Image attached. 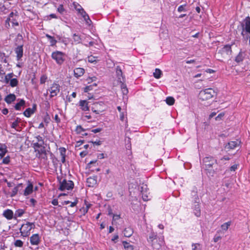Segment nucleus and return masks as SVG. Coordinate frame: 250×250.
<instances>
[{
    "mask_svg": "<svg viewBox=\"0 0 250 250\" xmlns=\"http://www.w3.org/2000/svg\"><path fill=\"white\" fill-rule=\"evenodd\" d=\"M35 224L33 223L26 222L21 226L20 230L21 235L23 237H27L30 234V231L35 228Z\"/></svg>",
    "mask_w": 250,
    "mask_h": 250,
    "instance_id": "obj_1",
    "label": "nucleus"
},
{
    "mask_svg": "<svg viewBox=\"0 0 250 250\" xmlns=\"http://www.w3.org/2000/svg\"><path fill=\"white\" fill-rule=\"evenodd\" d=\"M193 193L195 194L193 195L194 196L193 205V213L195 216L199 217L201 215L200 206L199 204L201 203V202H202V199L201 197L199 198L198 195L196 194L195 192H193Z\"/></svg>",
    "mask_w": 250,
    "mask_h": 250,
    "instance_id": "obj_2",
    "label": "nucleus"
},
{
    "mask_svg": "<svg viewBox=\"0 0 250 250\" xmlns=\"http://www.w3.org/2000/svg\"><path fill=\"white\" fill-rule=\"evenodd\" d=\"M216 163V160L212 157H207L204 158V165L206 170H208L210 174H213L214 170L213 166Z\"/></svg>",
    "mask_w": 250,
    "mask_h": 250,
    "instance_id": "obj_3",
    "label": "nucleus"
},
{
    "mask_svg": "<svg viewBox=\"0 0 250 250\" xmlns=\"http://www.w3.org/2000/svg\"><path fill=\"white\" fill-rule=\"evenodd\" d=\"M157 235L156 233L151 232L147 238V241L150 243L152 247L156 250L161 248V245L159 243H157Z\"/></svg>",
    "mask_w": 250,
    "mask_h": 250,
    "instance_id": "obj_4",
    "label": "nucleus"
},
{
    "mask_svg": "<svg viewBox=\"0 0 250 250\" xmlns=\"http://www.w3.org/2000/svg\"><path fill=\"white\" fill-rule=\"evenodd\" d=\"M231 53V46L226 45L218 52V55L220 54L222 58H225L229 57Z\"/></svg>",
    "mask_w": 250,
    "mask_h": 250,
    "instance_id": "obj_5",
    "label": "nucleus"
},
{
    "mask_svg": "<svg viewBox=\"0 0 250 250\" xmlns=\"http://www.w3.org/2000/svg\"><path fill=\"white\" fill-rule=\"evenodd\" d=\"M52 58L59 64H61L64 61V54L60 51H55L52 53Z\"/></svg>",
    "mask_w": 250,
    "mask_h": 250,
    "instance_id": "obj_6",
    "label": "nucleus"
},
{
    "mask_svg": "<svg viewBox=\"0 0 250 250\" xmlns=\"http://www.w3.org/2000/svg\"><path fill=\"white\" fill-rule=\"evenodd\" d=\"M73 183L71 181L63 180L60 183L59 189L61 190H69L73 188Z\"/></svg>",
    "mask_w": 250,
    "mask_h": 250,
    "instance_id": "obj_7",
    "label": "nucleus"
},
{
    "mask_svg": "<svg viewBox=\"0 0 250 250\" xmlns=\"http://www.w3.org/2000/svg\"><path fill=\"white\" fill-rule=\"evenodd\" d=\"M216 96L215 91L212 88H207L204 89V100L212 101V99Z\"/></svg>",
    "mask_w": 250,
    "mask_h": 250,
    "instance_id": "obj_8",
    "label": "nucleus"
},
{
    "mask_svg": "<svg viewBox=\"0 0 250 250\" xmlns=\"http://www.w3.org/2000/svg\"><path fill=\"white\" fill-rule=\"evenodd\" d=\"M49 91L50 93V97H53L57 95L60 91V86L59 84L54 83L50 87Z\"/></svg>",
    "mask_w": 250,
    "mask_h": 250,
    "instance_id": "obj_9",
    "label": "nucleus"
},
{
    "mask_svg": "<svg viewBox=\"0 0 250 250\" xmlns=\"http://www.w3.org/2000/svg\"><path fill=\"white\" fill-rule=\"evenodd\" d=\"M16 54V58L18 61L21 60L23 56V45H20L17 46L15 49Z\"/></svg>",
    "mask_w": 250,
    "mask_h": 250,
    "instance_id": "obj_10",
    "label": "nucleus"
},
{
    "mask_svg": "<svg viewBox=\"0 0 250 250\" xmlns=\"http://www.w3.org/2000/svg\"><path fill=\"white\" fill-rule=\"evenodd\" d=\"M239 143L240 142L237 140L234 141H231L230 142H229L227 144H226L225 147L228 150L233 149L239 145Z\"/></svg>",
    "mask_w": 250,
    "mask_h": 250,
    "instance_id": "obj_11",
    "label": "nucleus"
},
{
    "mask_svg": "<svg viewBox=\"0 0 250 250\" xmlns=\"http://www.w3.org/2000/svg\"><path fill=\"white\" fill-rule=\"evenodd\" d=\"M30 241L32 245H38L40 242V237L38 234H34L30 238Z\"/></svg>",
    "mask_w": 250,
    "mask_h": 250,
    "instance_id": "obj_12",
    "label": "nucleus"
},
{
    "mask_svg": "<svg viewBox=\"0 0 250 250\" xmlns=\"http://www.w3.org/2000/svg\"><path fill=\"white\" fill-rule=\"evenodd\" d=\"M215 71L211 69H207L204 71V78L210 80L215 75Z\"/></svg>",
    "mask_w": 250,
    "mask_h": 250,
    "instance_id": "obj_13",
    "label": "nucleus"
},
{
    "mask_svg": "<svg viewBox=\"0 0 250 250\" xmlns=\"http://www.w3.org/2000/svg\"><path fill=\"white\" fill-rule=\"evenodd\" d=\"M84 69L83 68L78 67L74 70V76L77 78L82 76L84 73Z\"/></svg>",
    "mask_w": 250,
    "mask_h": 250,
    "instance_id": "obj_14",
    "label": "nucleus"
},
{
    "mask_svg": "<svg viewBox=\"0 0 250 250\" xmlns=\"http://www.w3.org/2000/svg\"><path fill=\"white\" fill-rule=\"evenodd\" d=\"M116 75L118 83L125 82V79L122 76L121 69L119 67H117L116 68Z\"/></svg>",
    "mask_w": 250,
    "mask_h": 250,
    "instance_id": "obj_15",
    "label": "nucleus"
},
{
    "mask_svg": "<svg viewBox=\"0 0 250 250\" xmlns=\"http://www.w3.org/2000/svg\"><path fill=\"white\" fill-rule=\"evenodd\" d=\"M243 29L246 30V31L248 33H250V18L248 17H247L243 25Z\"/></svg>",
    "mask_w": 250,
    "mask_h": 250,
    "instance_id": "obj_16",
    "label": "nucleus"
},
{
    "mask_svg": "<svg viewBox=\"0 0 250 250\" xmlns=\"http://www.w3.org/2000/svg\"><path fill=\"white\" fill-rule=\"evenodd\" d=\"M17 17V12L14 13L13 12H12L9 16V17L7 19V20L5 21V26L6 27L9 28L10 27V22L12 19H16Z\"/></svg>",
    "mask_w": 250,
    "mask_h": 250,
    "instance_id": "obj_17",
    "label": "nucleus"
},
{
    "mask_svg": "<svg viewBox=\"0 0 250 250\" xmlns=\"http://www.w3.org/2000/svg\"><path fill=\"white\" fill-rule=\"evenodd\" d=\"M142 190L141 191L142 194V198L144 201H148L149 198L147 191V187L146 186L142 187Z\"/></svg>",
    "mask_w": 250,
    "mask_h": 250,
    "instance_id": "obj_18",
    "label": "nucleus"
},
{
    "mask_svg": "<svg viewBox=\"0 0 250 250\" xmlns=\"http://www.w3.org/2000/svg\"><path fill=\"white\" fill-rule=\"evenodd\" d=\"M87 184L88 187H92L97 184V179L95 177H90L87 179Z\"/></svg>",
    "mask_w": 250,
    "mask_h": 250,
    "instance_id": "obj_19",
    "label": "nucleus"
},
{
    "mask_svg": "<svg viewBox=\"0 0 250 250\" xmlns=\"http://www.w3.org/2000/svg\"><path fill=\"white\" fill-rule=\"evenodd\" d=\"M3 216L8 220H11L13 217V212L10 209H6L3 213Z\"/></svg>",
    "mask_w": 250,
    "mask_h": 250,
    "instance_id": "obj_20",
    "label": "nucleus"
},
{
    "mask_svg": "<svg viewBox=\"0 0 250 250\" xmlns=\"http://www.w3.org/2000/svg\"><path fill=\"white\" fill-rule=\"evenodd\" d=\"M7 146L5 144H0V158H2L7 152Z\"/></svg>",
    "mask_w": 250,
    "mask_h": 250,
    "instance_id": "obj_21",
    "label": "nucleus"
},
{
    "mask_svg": "<svg viewBox=\"0 0 250 250\" xmlns=\"http://www.w3.org/2000/svg\"><path fill=\"white\" fill-rule=\"evenodd\" d=\"M80 105L81 106V109L83 111H88L89 110L88 102L85 100L80 101Z\"/></svg>",
    "mask_w": 250,
    "mask_h": 250,
    "instance_id": "obj_22",
    "label": "nucleus"
},
{
    "mask_svg": "<svg viewBox=\"0 0 250 250\" xmlns=\"http://www.w3.org/2000/svg\"><path fill=\"white\" fill-rule=\"evenodd\" d=\"M37 139L38 141V143H35L34 144V146H35V150L36 151H37L38 150L37 149V147H40L41 146H42V145H43V140L42 139V137L40 136H38L37 137Z\"/></svg>",
    "mask_w": 250,
    "mask_h": 250,
    "instance_id": "obj_23",
    "label": "nucleus"
},
{
    "mask_svg": "<svg viewBox=\"0 0 250 250\" xmlns=\"http://www.w3.org/2000/svg\"><path fill=\"white\" fill-rule=\"evenodd\" d=\"M15 95L13 94H10L6 97V98H5V101L8 104H10L11 103L15 101Z\"/></svg>",
    "mask_w": 250,
    "mask_h": 250,
    "instance_id": "obj_24",
    "label": "nucleus"
},
{
    "mask_svg": "<svg viewBox=\"0 0 250 250\" xmlns=\"http://www.w3.org/2000/svg\"><path fill=\"white\" fill-rule=\"evenodd\" d=\"M33 186L29 184L24 190V195L25 196L30 194L33 191Z\"/></svg>",
    "mask_w": 250,
    "mask_h": 250,
    "instance_id": "obj_25",
    "label": "nucleus"
},
{
    "mask_svg": "<svg viewBox=\"0 0 250 250\" xmlns=\"http://www.w3.org/2000/svg\"><path fill=\"white\" fill-rule=\"evenodd\" d=\"M123 233L125 237H129L133 234V230L130 228H125L123 231Z\"/></svg>",
    "mask_w": 250,
    "mask_h": 250,
    "instance_id": "obj_26",
    "label": "nucleus"
},
{
    "mask_svg": "<svg viewBox=\"0 0 250 250\" xmlns=\"http://www.w3.org/2000/svg\"><path fill=\"white\" fill-rule=\"evenodd\" d=\"M119 83L120 85L123 94L124 95L127 94V93H128V89L126 87V85L124 84V82Z\"/></svg>",
    "mask_w": 250,
    "mask_h": 250,
    "instance_id": "obj_27",
    "label": "nucleus"
},
{
    "mask_svg": "<svg viewBox=\"0 0 250 250\" xmlns=\"http://www.w3.org/2000/svg\"><path fill=\"white\" fill-rule=\"evenodd\" d=\"M21 185H19L15 187L13 189L11 192H9L8 193V194L10 195V197H13L15 196L19 190V188L20 187Z\"/></svg>",
    "mask_w": 250,
    "mask_h": 250,
    "instance_id": "obj_28",
    "label": "nucleus"
},
{
    "mask_svg": "<svg viewBox=\"0 0 250 250\" xmlns=\"http://www.w3.org/2000/svg\"><path fill=\"white\" fill-rule=\"evenodd\" d=\"M14 76V74L13 73H10L9 74H7L6 75H5L4 82L5 83L8 84L9 83L10 80L13 78Z\"/></svg>",
    "mask_w": 250,
    "mask_h": 250,
    "instance_id": "obj_29",
    "label": "nucleus"
},
{
    "mask_svg": "<svg viewBox=\"0 0 250 250\" xmlns=\"http://www.w3.org/2000/svg\"><path fill=\"white\" fill-rule=\"evenodd\" d=\"M162 75V71L158 68H156L153 73V76L156 79H160Z\"/></svg>",
    "mask_w": 250,
    "mask_h": 250,
    "instance_id": "obj_30",
    "label": "nucleus"
},
{
    "mask_svg": "<svg viewBox=\"0 0 250 250\" xmlns=\"http://www.w3.org/2000/svg\"><path fill=\"white\" fill-rule=\"evenodd\" d=\"M73 39L75 44L79 43L81 42L82 39L81 37L76 34H74L73 35Z\"/></svg>",
    "mask_w": 250,
    "mask_h": 250,
    "instance_id": "obj_31",
    "label": "nucleus"
},
{
    "mask_svg": "<svg viewBox=\"0 0 250 250\" xmlns=\"http://www.w3.org/2000/svg\"><path fill=\"white\" fill-rule=\"evenodd\" d=\"M166 102L168 105H172L175 103V99L172 97H168L166 98Z\"/></svg>",
    "mask_w": 250,
    "mask_h": 250,
    "instance_id": "obj_32",
    "label": "nucleus"
},
{
    "mask_svg": "<svg viewBox=\"0 0 250 250\" xmlns=\"http://www.w3.org/2000/svg\"><path fill=\"white\" fill-rule=\"evenodd\" d=\"M34 113L33 109L28 108L25 110L23 114L25 116L27 117H29L32 114Z\"/></svg>",
    "mask_w": 250,
    "mask_h": 250,
    "instance_id": "obj_33",
    "label": "nucleus"
},
{
    "mask_svg": "<svg viewBox=\"0 0 250 250\" xmlns=\"http://www.w3.org/2000/svg\"><path fill=\"white\" fill-rule=\"evenodd\" d=\"M244 59L243 53L240 52L235 58V61L237 62H241Z\"/></svg>",
    "mask_w": 250,
    "mask_h": 250,
    "instance_id": "obj_34",
    "label": "nucleus"
},
{
    "mask_svg": "<svg viewBox=\"0 0 250 250\" xmlns=\"http://www.w3.org/2000/svg\"><path fill=\"white\" fill-rule=\"evenodd\" d=\"M231 223L230 221H229L228 222L225 223L221 225V229L223 230H227L229 229V227L230 226Z\"/></svg>",
    "mask_w": 250,
    "mask_h": 250,
    "instance_id": "obj_35",
    "label": "nucleus"
},
{
    "mask_svg": "<svg viewBox=\"0 0 250 250\" xmlns=\"http://www.w3.org/2000/svg\"><path fill=\"white\" fill-rule=\"evenodd\" d=\"M24 213V211L23 209H19L15 211V217L17 218V217H21L23 214Z\"/></svg>",
    "mask_w": 250,
    "mask_h": 250,
    "instance_id": "obj_36",
    "label": "nucleus"
},
{
    "mask_svg": "<svg viewBox=\"0 0 250 250\" xmlns=\"http://www.w3.org/2000/svg\"><path fill=\"white\" fill-rule=\"evenodd\" d=\"M9 83L11 87H15L18 84V81L16 78H12Z\"/></svg>",
    "mask_w": 250,
    "mask_h": 250,
    "instance_id": "obj_37",
    "label": "nucleus"
},
{
    "mask_svg": "<svg viewBox=\"0 0 250 250\" xmlns=\"http://www.w3.org/2000/svg\"><path fill=\"white\" fill-rule=\"evenodd\" d=\"M25 104V101L23 100H21L19 103H18L15 105V108L16 110H20L21 107L23 106Z\"/></svg>",
    "mask_w": 250,
    "mask_h": 250,
    "instance_id": "obj_38",
    "label": "nucleus"
},
{
    "mask_svg": "<svg viewBox=\"0 0 250 250\" xmlns=\"http://www.w3.org/2000/svg\"><path fill=\"white\" fill-rule=\"evenodd\" d=\"M88 62L95 63L97 62V58L93 56H88L87 58Z\"/></svg>",
    "mask_w": 250,
    "mask_h": 250,
    "instance_id": "obj_39",
    "label": "nucleus"
},
{
    "mask_svg": "<svg viewBox=\"0 0 250 250\" xmlns=\"http://www.w3.org/2000/svg\"><path fill=\"white\" fill-rule=\"evenodd\" d=\"M126 112L125 109H123L122 112H120V119L121 121H123L126 118Z\"/></svg>",
    "mask_w": 250,
    "mask_h": 250,
    "instance_id": "obj_40",
    "label": "nucleus"
},
{
    "mask_svg": "<svg viewBox=\"0 0 250 250\" xmlns=\"http://www.w3.org/2000/svg\"><path fill=\"white\" fill-rule=\"evenodd\" d=\"M74 6L79 13L80 12H82V10H83V9L82 7V6L78 3H74Z\"/></svg>",
    "mask_w": 250,
    "mask_h": 250,
    "instance_id": "obj_41",
    "label": "nucleus"
},
{
    "mask_svg": "<svg viewBox=\"0 0 250 250\" xmlns=\"http://www.w3.org/2000/svg\"><path fill=\"white\" fill-rule=\"evenodd\" d=\"M23 242L20 240H17L14 243V245L17 247H21L23 246Z\"/></svg>",
    "mask_w": 250,
    "mask_h": 250,
    "instance_id": "obj_42",
    "label": "nucleus"
},
{
    "mask_svg": "<svg viewBox=\"0 0 250 250\" xmlns=\"http://www.w3.org/2000/svg\"><path fill=\"white\" fill-rule=\"evenodd\" d=\"M192 250H202V246L199 244L192 245Z\"/></svg>",
    "mask_w": 250,
    "mask_h": 250,
    "instance_id": "obj_43",
    "label": "nucleus"
},
{
    "mask_svg": "<svg viewBox=\"0 0 250 250\" xmlns=\"http://www.w3.org/2000/svg\"><path fill=\"white\" fill-rule=\"evenodd\" d=\"M47 79V77L45 75H43L41 76L40 78V83L41 84L44 83Z\"/></svg>",
    "mask_w": 250,
    "mask_h": 250,
    "instance_id": "obj_44",
    "label": "nucleus"
},
{
    "mask_svg": "<svg viewBox=\"0 0 250 250\" xmlns=\"http://www.w3.org/2000/svg\"><path fill=\"white\" fill-rule=\"evenodd\" d=\"M124 245L125 248L127 249V250H132L133 247L131 245H130L128 243L126 242H124Z\"/></svg>",
    "mask_w": 250,
    "mask_h": 250,
    "instance_id": "obj_45",
    "label": "nucleus"
},
{
    "mask_svg": "<svg viewBox=\"0 0 250 250\" xmlns=\"http://www.w3.org/2000/svg\"><path fill=\"white\" fill-rule=\"evenodd\" d=\"M76 130L78 133L83 135L82 132L84 131V130L81 126H77Z\"/></svg>",
    "mask_w": 250,
    "mask_h": 250,
    "instance_id": "obj_46",
    "label": "nucleus"
},
{
    "mask_svg": "<svg viewBox=\"0 0 250 250\" xmlns=\"http://www.w3.org/2000/svg\"><path fill=\"white\" fill-rule=\"evenodd\" d=\"M19 122V121L18 120V118H17L16 121L12 123L11 127L13 128L16 129L17 126L18 125Z\"/></svg>",
    "mask_w": 250,
    "mask_h": 250,
    "instance_id": "obj_47",
    "label": "nucleus"
},
{
    "mask_svg": "<svg viewBox=\"0 0 250 250\" xmlns=\"http://www.w3.org/2000/svg\"><path fill=\"white\" fill-rule=\"evenodd\" d=\"M224 115L225 114L224 113H220L217 116H216L215 117V120L216 121L221 120L222 119V118L224 117Z\"/></svg>",
    "mask_w": 250,
    "mask_h": 250,
    "instance_id": "obj_48",
    "label": "nucleus"
},
{
    "mask_svg": "<svg viewBox=\"0 0 250 250\" xmlns=\"http://www.w3.org/2000/svg\"><path fill=\"white\" fill-rule=\"evenodd\" d=\"M10 162V157L7 156L5 157L2 160V163L4 164H8Z\"/></svg>",
    "mask_w": 250,
    "mask_h": 250,
    "instance_id": "obj_49",
    "label": "nucleus"
},
{
    "mask_svg": "<svg viewBox=\"0 0 250 250\" xmlns=\"http://www.w3.org/2000/svg\"><path fill=\"white\" fill-rule=\"evenodd\" d=\"M57 11L61 14H62L63 12L64 11V9L63 8L62 5H60L57 8Z\"/></svg>",
    "mask_w": 250,
    "mask_h": 250,
    "instance_id": "obj_50",
    "label": "nucleus"
},
{
    "mask_svg": "<svg viewBox=\"0 0 250 250\" xmlns=\"http://www.w3.org/2000/svg\"><path fill=\"white\" fill-rule=\"evenodd\" d=\"M83 19L85 21L86 24L90 25L91 24L92 21L90 20V19H89V17L88 16V18H86L85 17V18H84Z\"/></svg>",
    "mask_w": 250,
    "mask_h": 250,
    "instance_id": "obj_51",
    "label": "nucleus"
},
{
    "mask_svg": "<svg viewBox=\"0 0 250 250\" xmlns=\"http://www.w3.org/2000/svg\"><path fill=\"white\" fill-rule=\"evenodd\" d=\"M97 78L96 77H88L87 79V81H88V83H91L92 82L95 81L96 80Z\"/></svg>",
    "mask_w": 250,
    "mask_h": 250,
    "instance_id": "obj_52",
    "label": "nucleus"
},
{
    "mask_svg": "<svg viewBox=\"0 0 250 250\" xmlns=\"http://www.w3.org/2000/svg\"><path fill=\"white\" fill-rule=\"evenodd\" d=\"M79 14L83 17V18H88V15L86 13L84 10H82V12H80Z\"/></svg>",
    "mask_w": 250,
    "mask_h": 250,
    "instance_id": "obj_53",
    "label": "nucleus"
},
{
    "mask_svg": "<svg viewBox=\"0 0 250 250\" xmlns=\"http://www.w3.org/2000/svg\"><path fill=\"white\" fill-rule=\"evenodd\" d=\"M92 88V85L87 86L84 88V92H87L91 90Z\"/></svg>",
    "mask_w": 250,
    "mask_h": 250,
    "instance_id": "obj_54",
    "label": "nucleus"
},
{
    "mask_svg": "<svg viewBox=\"0 0 250 250\" xmlns=\"http://www.w3.org/2000/svg\"><path fill=\"white\" fill-rule=\"evenodd\" d=\"M10 21L12 23L13 26H18L19 25V23L16 20V18L14 19H12Z\"/></svg>",
    "mask_w": 250,
    "mask_h": 250,
    "instance_id": "obj_55",
    "label": "nucleus"
},
{
    "mask_svg": "<svg viewBox=\"0 0 250 250\" xmlns=\"http://www.w3.org/2000/svg\"><path fill=\"white\" fill-rule=\"evenodd\" d=\"M49 40H50V44L51 46L54 45L57 42L56 40H55L53 38V37H52V38L51 39H50Z\"/></svg>",
    "mask_w": 250,
    "mask_h": 250,
    "instance_id": "obj_56",
    "label": "nucleus"
},
{
    "mask_svg": "<svg viewBox=\"0 0 250 250\" xmlns=\"http://www.w3.org/2000/svg\"><path fill=\"white\" fill-rule=\"evenodd\" d=\"M102 129L101 128H97L96 129H92L91 130V131L93 133H96L100 132L101 131H102Z\"/></svg>",
    "mask_w": 250,
    "mask_h": 250,
    "instance_id": "obj_57",
    "label": "nucleus"
},
{
    "mask_svg": "<svg viewBox=\"0 0 250 250\" xmlns=\"http://www.w3.org/2000/svg\"><path fill=\"white\" fill-rule=\"evenodd\" d=\"M185 10V7L184 5H180L178 8V11L179 12H181L182 11H184Z\"/></svg>",
    "mask_w": 250,
    "mask_h": 250,
    "instance_id": "obj_58",
    "label": "nucleus"
},
{
    "mask_svg": "<svg viewBox=\"0 0 250 250\" xmlns=\"http://www.w3.org/2000/svg\"><path fill=\"white\" fill-rule=\"evenodd\" d=\"M237 168V165H234L233 166H232L230 167V170L231 171H234Z\"/></svg>",
    "mask_w": 250,
    "mask_h": 250,
    "instance_id": "obj_59",
    "label": "nucleus"
},
{
    "mask_svg": "<svg viewBox=\"0 0 250 250\" xmlns=\"http://www.w3.org/2000/svg\"><path fill=\"white\" fill-rule=\"evenodd\" d=\"M70 207H74V206H75L77 204L78 201L76 200L74 202H70Z\"/></svg>",
    "mask_w": 250,
    "mask_h": 250,
    "instance_id": "obj_60",
    "label": "nucleus"
},
{
    "mask_svg": "<svg viewBox=\"0 0 250 250\" xmlns=\"http://www.w3.org/2000/svg\"><path fill=\"white\" fill-rule=\"evenodd\" d=\"M80 211L83 213V214H85L88 211V210L86 209H85L84 207L81 208Z\"/></svg>",
    "mask_w": 250,
    "mask_h": 250,
    "instance_id": "obj_61",
    "label": "nucleus"
},
{
    "mask_svg": "<svg viewBox=\"0 0 250 250\" xmlns=\"http://www.w3.org/2000/svg\"><path fill=\"white\" fill-rule=\"evenodd\" d=\"M119 218H120V216L119 215H113V221L118 220Z\"/></svg>",
    "mask_w": 250,
    "mask_h": 250,
    "instance_id": "obj_62",
    "label": "nucleus"
},
{
    "mask_svg": "<svg viewBox=\"0 0 250 250\" xmlns=\"http://www.w3.org/2000/svg\"><path fill=\"white\" fill-rule=\"evenodd\" d=\"M85 207H84L85 209H86L88 210L91 206V204H89L87 202H85Z\"/></svg>",
    "mask_w": 250,
    "mask_h": 250,
    "instance_id": "obj_63",
    "label": "nucleus"
},
{
    "mask_svg": "<svg viewBox=\"0 0 250 250\" xmlns=\"http://www.w3.org/2000/svg\"><path fill=\"white\" fill-rule=\"evenodd\" d=\"M52 204L55 206L57 205L58 204V200L56 199L53 200V201H52Z\"/></svg>",
    "mask_w": 250,
    "mask_h": 250,
    "instance_id": "obj_64",
    "label": "nucleus"
}]
</instances>
